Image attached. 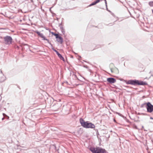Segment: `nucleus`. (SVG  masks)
<instances>
[{
	"mask_svg": "<svg viewBox=\"0 0 153 153\" xmlns=\"http://www.w3.org/2000/svg\"><path fill=\"white\" fill-rule=\"evenodd\" d=\"M4 39L6 43L10 44L11 43L12 39L10 36H7L4 38Z\"/></svg>",
	"mask_w": 153,
	"mask_h": 153,
	"instance_id": "20e7f679",
	"label": "nucleus"
},
{
	"mask_svg": "<svg viewBox=\"0 0 153 153\" xmlns=\"http://www.w3.org/2000/svg\"><path fill=\"white\" fill-rule=\"evenodd\" d=\"M57 41L60 44H62L63 42L62 38L60 36H56Z\"/></svg>",
	"mask_w": 153,
	"mask_h": 153,
	"instance_id": "1a4fd4ad",
	"label": "nucleus"
},
{
	"mask_svg": "<svg viewBox=\"0 0 153 153\" xmlns=\"http://www.w3.org/2000/svg\"><path fill=\"white\" fill-rule=\"evenodd\" d=\"M54 51L58 55V56L60 58V59L63 60V61H64V58L62 57V55L60 54V53H59L57 51L55 50Z\"/></svg>",
	"mask_w": 153,
	"mask_h": 153,
	"instance_id": "9d476101",
	"label": "nucleus"
},
{
	"mask_svg": "<svg viewBox=\"0 0 153 153\" xmlns=\"http://www.w3.org/2000/svg\"><path fill=\"white\" fill-rule=\"evenodd\" d=\"M114 122H115V119H114Z\"/></svg>",
	"mask_w": 153,
	"mask_h": 153,
	"instance_id": "a211bd4d",
	"label": "nucleus"
},
{
	"mask_svg": "<svg viewBox=\"0 0 153 153\" xmlns=\"http://www.w3.org/2000/svg\"><path fill=\"white\" fill-rule=\"evenodd\" d=\"M90 150L93 153H106V151L104 149L99 147L94 148L91 147Z\"/></svg>",
	"mask_w": 153,
	"mask_h": 153,
	"instance_id": "f257e3e1",
	"label": "nucleus"
},
{
	"mask_svg": "<svg viewBox=\"0 0 153 153\" xmlns=\"http://www.w3.org/2000/svg\"><path fill=\"white\" fill-rule=\"evenodd\" d=\"M104 0L105 1V4L106 6V7H107V3L106 1V0Z\"/></svg>",
	"mask_w": 153,
	"mask_h": 153,
	"instance_id": "ddd939ff",
	"label": "nucleus"
},
{
	"mask_svg": "<svg viewBox=\"0 0 153 153\" xmlns=\"http://www.w3.org/2000/svg\"><path fill=\"white\" fill-rule=\"evenodd\" d=\"M111 72L112 73H113V72H114V70H113V69H111Z\"/></svg>",
	"mask_w": 153,
	"mask_h": 153,
	"instance_id": "4468645a",
	"label": "nucleus"
},
{
	"mask_svg": "<svg viewBox=\"0 0 153 153\" xmlns=\"http://www.w3.org/2000/svg\"><path fill=\"white\" fill-rule=\"evenodd\" d=\"M144 105H146V108L148 112L152 113L153 111V105L150 102L145 103L144 104Z\"/></svg>",
	"mask_w": 153,
	"mask_h": 153,
	"instance_id": "7ed1b4c3",
	"label": "nucleus"
},
{
	"mask_svg": "<svg viewBox=\"0 0 153 153\" xmlns=\"http://www.w3.org/2000/svg\"><path fill=\"white\" fill-rule=\"evenodd\" d=\"M55 35L56 36H56H59L58 34H55Z\"/></svg>",
	"mask_w": 153,
	"mask_h": 153,
	"instance_id": "dca6fc26",
	"label": "nucleus"
},
{
	"mask_svg": "<svg viewBox=\"0 0 153 153\" xmlns=\"http://www.w3.org/2000/svg\"><path fill=\"white\" fill-rule=\"evenodd\" d=\"M107 80L108 82L110 83H114L116 82V80L113 78H108Z\"/></svg>",
	"mask_w": 153,
	"mask_h": 153,
	"instance_id": "423d86ee",
	"label": "nucleus"
},
{
	"mask_svg": "<svg viewBox=\"0 0 153 153\" xmlns=\"http://www.w3.org/2000/svg\"><path fill=\"white\" fill-rule=\"evenodd\" d=\"M114 70H115L117 71V73H118V70L117 68H116L115 69H114Z\"/></svg>",
	"mask_w": 153,
	"mask_h": 153,
	"instance_id": "f8f14e48",
	"label": "nucleus"
},
{
	"mask_svg": "<svg viewBox=\"0 0 153 153\" xmlns=\"http://www.w3.org/2000/svg\"><path fill=\"white\" fill-rule=\"evenodd\" d=\"M96 4V3L94 1V2H93L92 4H90V5H89V6H93V5H95Z\"/></svg>",
	"mask_w": 153,
	"mask_h": 153,
	"instance_id": "9b49d317",
	"label": "nucleus"
},
{
	"mask_svg": "<svg viewBox=\"0 0 153 153\" xmlns=\"http://www.w3.org/2000/svg\"><path fill=\"white\" fill-rule=\"evenodd\" d=\"M83 127L85 128H94L95 127L94 125H82Z\"/></svg>",
	"mask_w": 153,
	"mask_h": 153,
	"instance_id": "6e6552de",
	"label": "nucleus"
},
{
	"mask_svg": "<svg viewBox=\"0 0 153 153\" xmlns=\"http://www.w3.org/2000/svg\"><path fill=\"white\" fill-rule=\"evenodd\" d=\"M79 121L81 124H93L91 123H89L88 121L85 122L82 118L80 119Z\"/></svg>",
	"mask_w": 153,
	"mask_h": 153,
	"instance_id": "0eeeda50",
	"label": "nucleus"
},
{
	"mask_svg": "<svg viewBox=\"0 0 153 153\" xmlns=\"http://www.w3.org/2000/svg\"><path fill=\"white\" fill-rule=\"evenodd\" d=\"M152 13H153V10H152Z\"/></svg>",
	"mask_w": 153,
	"mask_h": 153,
	"instance_id": "6ab92c4d",
	"label": "nucleus"
},
{
	"mask_svg": "<svg viewBox=\"0 0 153 153\" xmlns=\"http://www.w3.org/2000/svg\"><path fill=\"white\" fill-rule=\"evenodd\" d=\"M128 82L129 84L134 85H143L146 84V83L145 82L141 81H140L137 80H131L129 81Z\"/></svg>",
	"mask_w": 153,
	"mask_h": 153,
	"instance_id": "f03ea898",
	"label": "nucleus"
},
{
	"mask_svg": "<svg viewBox=\"0 0 153 153\" xmlns=\"http://www.w3.org/2000/svg\"><path fill=\"white\" fill-rule=\"evenodd\" d=\"M35 32L39 36H40L42 38H43V39H44V40H46L47 41H48V39H46L45 37V36L43 35V34L42 33H41L40 32H39L37 31H35Z\"/></svg>",
	"mask_w": 153,
	"mask_h": 153,
	"instance_id": "39448f33",
	"label": "nucleus"
},
{
	"mask_svg": "<svg viewBox=\"0 0 153 153\" xmlns=\"http://www.w3.org/2000/svg\"><path fill=\"white\" fill-rule=\"evenodd\" d=\"M3 79H2V80H1V81H4V80L5 79V78L4 77H3Z\"/></svg>",
	"mask_w": 153,
	"mask_h": 153,
	"instance_id": "2eb2a0df",
	"label": "nucleus"
},
{
	"mask_svg": "<svg viewBox=\"0 0 153 153\" xmlns=\"http://www.w3.org/2000/svg\"><path fill=\"white\" fill-rule=\"evenodd\" d=\"M150 119H153V118H152V117H150Z\"/></svg>",
	"mask_w": 153,
	"mask_h": 153,
	"instance_id": "f3484780",
	"label": "nucleus"
}]
</instances>
